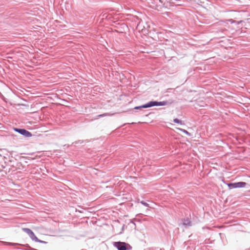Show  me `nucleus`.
Here are the masks:
<instances>
[{
    "mask_svg": "<svg viewBox=\"0 0 250 250\" xmlns=\"http://www.w3.org/2000/svg\"><path fill=\"white\" fill-rule=\"evenodd\" d=\"M113 246L118 250H130L132 249L129 244L120 241L114 242Z\"/></svg>",
    "mask_w": 250,
    "mask_h": 250,
    "instance_id": "obj_1",
    "label": "nucleus"
},
{
    "mask_svg": "<svg viewBox=\"0 0 250 250\" xmlns=\"http://www.w3.org/2000/svg\"><path fill=\"white\" fill-rule=\"evenodd\" d=\"M149 26L144 21H140L137 25V28L139 32L142 33L143 35H145L148 32Z\"/></svg>",
    "mask_w": 250,
    "mask_h": 250,
    "instance_id": "obj_2",
    "label": "nucleus"
},
{
    "mask_svg": "<svg viewBox=\"0 0 250 250\" xmlns=\"http://www.w3.org/2000/svg\"><path fill=\"white\" fill-rule=\"evenodd\" d=\"M165 104V102H150L148 103L144 104L142 106H136L134 108L138 109H140L141 108H147L153 106H158V105H164Z\"/></svg>",
    "mask_w": 250,
    "mask_h": 250,
    "instance_id": "obj_3",
    "label": "nucleus"
},
{
    "mask_svg": "<svg viewBox=\"0 0 250 250\" xmlns=\"http://www.w3.org/2000/svg\"><path fill=\"white\" fill-rule=\"evenodd\" d=\"M247 183L244 182H239L237 183H230L228 184L229 189L244 188L246 186Z\"/></svg>",
    "mask_w": 250,
    "mask_h": 250,
    "instance_id": "obj_4",
    "label": "nucleus"
},
{
    "mask_svg": "<svg viewBox=\"0 0 250 250\" xmlns=\"http://www.w3.org/2000/svg\"><path fill=\"white\" fill-rule=\"evenodd\" d=\"M14 130L25 137H30L32 136L30 132L25 129L14 128Z\"/></svg>",
    "mask_w": 250,
    "mask_h": 250,
    "instance_id": "obj_5",
    "label": "nucleus"
},
{
    "mask_svg": "<svg viewBox=\"0 0 250 250\" xmlns=\"http://www.w3.org/2000/svg\"><path fill=\"white\" fill-rule=\"evenodd\" d=\"M22 229H23V230L25 232H26L27 234H28V235L30 237H31V236H33V234L34 233L30 229H28V228H23Z\"/></svg>",
    "mask_w": 250,
    "mask_h": 250,
    "instance_id": "obj_6",
    "label": "nucleus"
},
{
    "mask_svg": "<svg viewBox=\"0 0 250 250\" xmlns=\"http://www.w3.org/2000/svg\"><path fill=\"white\" fill-rule=\"evenodd\" d=\"M183 224L186 226H191V222L188 218L184 219L183 220Z\"/></svg>",
    "mask_w": 250,
    "mask_h": 250,
    "instance_id": "obj_7",
    "label": "nucleus"
},
{
    "mask_svg": "<svg viewBox=\"0 0 250 250\" xmlns=\"http://www.w3.org/2000/svg\"><path fill=\"white\" fill-rule=\"evenodd\" d=\"M5 245H9V246H18V245H21V244H20L19 243H11V242H3Z\"/></svg>",
    "mask_w": 250,
    "mask_h": 250,
    "instance_id": "obj_8",
    "label": "nucleus"
},
{
    "mask_svg": "<svg viewBox=\"0 0 250 250\" xmlns=\"http://www.w3.org/2000/svg\"><path fill=\"white\" fill-rule=\"evenodd\" d=\"M33 241H34L36 242H38V241H39L40 239H39L35 235V234H33V236H31L30 237Z\"/></svg>",
    "mask_w": 250,
    "mask_h": 250,
    "instance_id": "obj_9",
    "label": "nucleus"
},
{
    "mask_svg": "<svg viewBox=\"0 0 250 250\" xmlns=\"http://www.w3.org/2000/svg\"><path fill=\"white\" fill-rule=\"evenodd\" d=\"M174 122L176 124H182V121L179 119H175L174 120Z\"/></svg>",
    "mask_w": 250,
    "mask_h": 250,
    "instance_id": "obj_10",
    "label": "nucleus"
},
{
    "mask_svg": "<svg viewBox=\"0 0 250 250\" xmlns=\"http://www.w3.org/2000/svg\"><path fill=\"white\" fill-rule=\"evenodd\" d=\"M180 130L183 131V132H184L185 133H186V134H187L188 135L190 136H191V134L190 133H189L188 131H187L186 130H185V129H180Z\"/></svg>",
    "mask_w": 250,
    "mask_h": 250,
    "instance_id": "obj_11",
    "label": "nucleus"
},
{
    "mask_svg": "<svg viewBox=\"0 0 250 250\" xmlns=\"http://www.w3.org/2000/svg\"><path fill=\"white\" fill-rule=\"evenodd\" d=\"M141 203L144 206H146V207H149V205L148 204H147V203L145 202V201H142L141 202Z\"/></svg>",
    "mask_w": 250,
    "mask_h": 250,
    "instance_id": "obj_12",
    "label": "nucleus"
},
{
    "mask_svg": "<svg viewBox=\"0 0 250 250\" xmlns=\"http://www.w3.org/2000/svg\"><path fill=\"white\" fill-rule=\"evenodd\" d=\"M38 242L40 243H42V244H46V243H47L46 242L42 241V240H39V241H38Z\"/></svg>",
    "mask_w": 250,
    "mask_h": 250,
    "instance_id": "obj_13",
    "label": "nucleus"
},
{
    "mask_svg": "<svg viewBox=\"0 0 250 250\" xmlns=\"http://www.w3.org/2000/svg\"><path fill=\"white\" fill-rule=\"evenodd\" d=\"M79 142L80 143V144H82L83 142V141H79Z\"/></svg>",
    "mask_w": 250,
    "mask_h": 250,
    "instance_id": "obj_14",
    "label": "nucleus"
},
{
    "mask_svg": "<svg viewBox=\"0 0 250 250\" xmlns=\"http://www.w3.org/2000/svg\"><path fill=\"white\" fill-rule=\"evenodd\" d=\"M170 0L172 2H173V0Z\"/></svg>",
    "mask_w": 250,
    "mask_h": 250,
    "instance_id": "obj_15",
    "label": "nucleus"
},
{
    "mask_svg": "<svg viewBox=\"0 0 250 250\" xmlns=\"http://www.w3.org/2000/svg\"><path fill=\"white\" fill-rule=\"evenodd\" d=\"M249 250H250V249H249Z\"/></svg>",
    "mask_w": 250,
    "mask_h": 250,
    "instance_id": "obj_16",
    "label": "nucleus"
}]
</instances>
